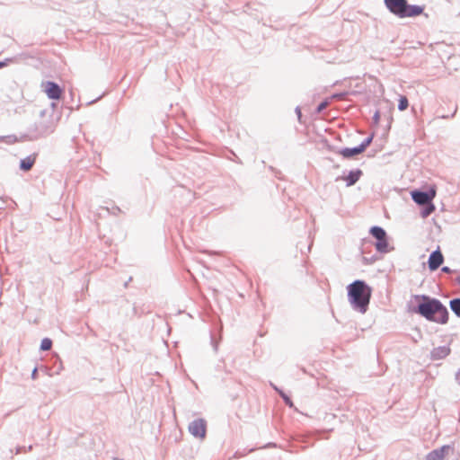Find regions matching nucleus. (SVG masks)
<instances>
[{
    "instance_id": "423d86ee",
    "label": "nucleus",
    "mask_w": 460,
    "mask_h": 460,
    "mask_svg": "<svg viewBox=\"0 0 460 460\" xmlns=\"http://www.w3.org/2000/svg\"><path fill=\"white\" fill-rule=\"evenodd\" d=\"M372 138L369 137L366 139L360 146L354 147V148H344L338 152L339 155L343 156L344 158H351L355 155H358L361 153H363L366 148L369 146Z\"/></svg>"
},
{
    "instance_id": "a211bd4d",
    "label": "nucleus",
    "mask_w": 460,
    "mask_h": 460,
    "mask_svg": "<svg viewBox=\"0 0 460 460\" xmlns=\"http://www.w3.org/2000/svg\"><path fill=\"white\" fill-rule=\"evenodd\" d=\"M442 271H444L446 273H449V272H451V270L448 267H443Z\"/></svg>"
},
{
    "instance_id": "0eeeda50",
    "label": "nucleus",
    "mask_w": 460,
    "mask_h": 460,
    "mask_svg": "<svg viewBox=\"0 0 460 460\" xmlns=\"http://www.w3.org/2000/svg\"><path fill=\"white\" fill-rule=\"evenodd\" d=\"M44 92L49 99L59 100L63 90L54 82H46L42 84Z\"/></svg>"
},
{
    "instance_id": "1a4fd4ad",
    "label": "nucleus",
    "mask_w": 460,
    "mask_h": 460,
    "mask_svg": "<svg viewBox=\"0 0 460 460\" xmlns=\"http://www.w3.org/2000/svg\"><path fill=\"white\" fill-rule=\"evenodd\" d=\"M444 261L443 254L439 250L433 252L429 258V268L430 270H436Z\"/></svg>"
},
{
    "instance_id": "412c9836",
    "label": "nucleus",
    "mask_w": 460,
    "mask_h": 460,
    "mask_svg": "<svg viewBox=\"0 0 460 460\" xmlns=\"http://www.w3.org/2000/svg\"><path fill=\"white\" fill-rule=\"evenodd\" d=\"M457 282L460 284V276L457 279Z\"/></svg>"
},
{
    "instance_id": "39448f33",
    "label": "nucleus",
    "mask_w": 460,
    "mask_h": 460,
    "mask_svg": "<svg viewBox=\"0 0 460 460\" xmlns=\"http://www.w3.org/2000/svg\"><path fill=\"white\" fill-rule=\"evenodd\" d=\"M371 234L377 240L376 249L380 252H388V242L385 231L379 226H373L370 229Z\"/></svg>"
},
{
    "instance_id": "4be33fe9",
    "label": "nucleus",
    "mask_w": 460,
    "mask_h": 460,
    "mask_svg": "<svg viewBox=\"0 0 460 460\" xmlns=\"http://www.w3.org/2000/svg\"><path fill=\"white\" fill-rule=\"evenodd\" d=\"M113 460H121V459H119V458H114Z\"/></svg>"
},
{
    "instance_id": "9b49d317",
    "label": "nucleus",
    "mask_w": 460,
    "mask_h": 460,
    "mask_svg": "<svg viewBox=\"0 0 460 460\" xmlns=\"http://www.w3.org/2000/svg\"><path fill=\"white\" fill-rule=\"evenodd\" d=\"M449 450V447L444 446L439 449H436L430 452L427 456L426 460H443L447 451Z\"/></svg>"
},
{
    "instance_id": "aec40b11",
    "label": "nucleus",
    "mask_w": 460,
    "mask_h": 460,
    "mask_svg": "<svg viewBox=\"0 0 460 460\" xmlns=\"http://www.w3.org/2000/svg\"><path fill=\"white\" fill-rule=\"evenodd\" d=\"M5 66V63L0 62V68L4 67Z\"/></svg>"
},
{
    "instance_id": "f3484780",
    "label": "nucleus",
    "mask_w": 460,
    "mask_h": 460,
    "mask_svg": "<svg viewBox=\"0 0 460 460\" xmlns=\"http://www.w3.org/2000/svg\"><path fill=\"white\" fill-rule=\"evenodd\" d=\"M328 105H329V102L327 101L321 102L319 104V106L317 107V111L318 112L323 111Z\"/></svg>"
},
{
    "instance_id": "f8f14e48",
    "label": "nucleus",
    "mask_w": 460,
    "mask_h": 460,
    "mask_svg": "<svg viewBox=\"0 0 460 460\" xmlns=\"http://www.w3.org/2000/svg\"><path fill=\"white\" fill-rule=\"evenodd\" d=\"M360 174V171L350 172L349 174L345 178L348 186H351L356 183L358 181Z\"/></svg>"
},
{
    "instance_id": "2eb2a0df",
    "label": "nucleus",
    "mask_w": 460,
    "mask_h": 460,
    "mask_svg": "<svg viewBox=\"0 0 460 460\" xmlns=\"http://www.w3.org/2000/svg\"><path fill=\"white\" fill-rule=\"evenodd\" d=\"M409 106L408 99L406 96H401L399 99L398 108L400 111H405Z\"/></svg>"
},
{
    "instance_id": "7ed1b4c3",
    "label": "nucleus",
    "mask_w": 460,
    "mask_h": 460,
    "mask_svg": "<svg viewBox=\"0 0 460 460\" xmlns=\"http://www.w3.org/2000/svg\"><path fill=\"white\" fill-rule=\"evenodd\" d=\"M385 4L391 13L400 18L419 16L424 10L420 5H409L406 0H385Z\"/></svg>"
},
{
    "instance_id": "4468645a",
    "label": "nucleus",
    "mask_w": 460,
    "mask_h": 460,
    "mask_svg": "<svg viewBox=\"0 0 460 460\" xmlns=\"http://www.w3.org/2000/svg\"><path fill=\"white\" fill-rule=\"evenodd\" d=\"M52 347V341L49 338H45L41 341L40 349L41 350H49Z\"/></svg>"
},
{
    "instance_id": "f03ea898",
    "label": "nucleus",
    "mask_w": 460,
    "mask_h": 460,
    "mask_svg": "<svg viewBox=\"0 0 460 460\" xmlns=\"http://www.w3.org/2000/svg\"><path fill=\"white\" fill-rule=\"evenodd\" d=\"M424 302L418 306V313L426 319L440 323H446L448 319L447 308L437 299L423 297Z\"/></svg>"
},
{
    "instance_id": "6e6552de",
    "label": "nucleus",
    "mask_w": 460,
    "mask_h": 460,
    "mask_svg": "<svg viewBox=\"0 0 460 460\" xmlns=\"http://www.w3.org/2000/svg\"><path fill=\"white\" fill-rule=\"evenodd\" d=\"M190 432L197 437L203 438L206 436V422L202 419L193 420L189 426Z\"/></svg>"
},
{
    "instance_id": "dca6fc26",
    "label": "nucleus",
    "mask_w": 460,
    "mask_h": 460,
    "mask_svg": "<svg viewBox=\"0 0 460 460\" xmlns=\"http://www.w3.org/2000/svg\"><path fill=\"white\" fill-rule=\"evenodd\" d=\"M279 394L281 395V397L283 398L284 402L289 406V407H293V402L291 401V399L287 395L285 394L282 391H279Z\"/></svg>"
},
{
    "instance_id": "ddd939ff",
    "label": "nucleus",
    "mask_w": 460,
    "mask_h": 460,
    "mask_svg": "<svg viewBox=\"0 0 460 460\" xmlns=\"http://www.w3.org/2000/svg\"><path fill=\"white\" fill-rule=\"evenodd\" d=\"M450 307L457 316H460V298L451 300Z\"/></svg>"
},
{
    "instance_id": "20e7f679",
    "label": "nucleus",
    "mask_w": 460,
    "mask_h": 460,
    "mask_svg": "<svg viewBox=\"0 0 460 460\" xmlns=\"http://www.w3.org/2000/svg\"><path fill=\"white\" fill-rule=\"evenodd\" d=\"M437 195V188L435 185L429 187V190L426 192L420 190H412L411 192V199L418 205L425 206V208L421 210L420 215L423 218L428 217L430 214H432L436 208L432 203V200Z\"/></svg>"
},
{
    "instance_id": "f257e3e1",
    "label": "nucleus",
    "mask_w": 460,
    "mask_h": 460,
    "mask_svg": "<svg viewBox=\"0 0 460 460\" xmlns=\"http://www.w3.org/2000/svg\"><path fill=\"white\" fill-rule=\"evenodd\" d=\"M347 289L352 307L362 314L366 313L371 298V288L362 280H356L349 284Z\"/></svg>"
},
{
    "instance_id": "9d476101",
    "label": "nucleus",
    "mask_w": 460,
    "mask_h": 460,
    "mask_svg": "<svg viewBox=\"0 0 460 460\" xmlns=\"http://www.w3.org/2000/svg\"><path fill=\"white\" fill-rule=\"evenodd\" d=\"M37 156H38L37 154H32V155L25 157L24 159L21 160L20 169L24 172L30 171L33 167V165L36 162Z\"/></svg>"
},
{
    "instance_id": "6ab92c4d",
    "label": "nucleus",
    "mask_w": 460,
    "mask_h": 460,
    "mask_svg": "<svg viewBox=\"0 0 460 460\" xmlns=\"http://www.w3.org/2000/svg\"><path fill=\"white\" fill-rule=\"evenodd\" d=\"M456 379L459 381L460 383V370L456 373Z\"/></svg>"
}]
</instances>
